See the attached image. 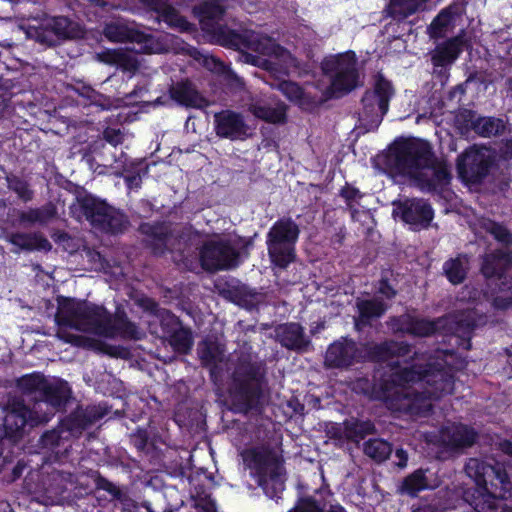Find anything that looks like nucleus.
I'll list each match as a JSON object with an SVG mask.
<instances>
[{"label":"nucleus","mask_w":512,"mask_h":512,"mask_svg":"<svg viewBox=\"0 0 512 512\" xmlns=\"http://www.w3.org/2000/svg\"><path fill=\"white\" fill-rule=\"evenodd\" d=\"M375 348L378 352L373 357L385 361L389 368L387 378L372 388L367 380H360L354 389L361 387L364 394L384 401L390 410L425 414L433 400L453 392L454 375L450 368L444 367L451 355L445 354L443 363L430 362L429 369L421 370L427 358L416 353L412 357L411 348L404 343L384 342Z\"/></svg>","instance_id":"f257e3e1"},{"label":"nucleus","mask_w":512,"mask_h":512,"mask_svg":"<svg viewBox=\"0 0 512 512\" xmlns=\"http://www.w3.org/2000/svg\"><path fill=\"white\" fill-rule=\"evenodd\" d=\"M55 320L59 326L58 337L75 345L80 344V338L67 333L66 328L92 332L108 338L121 336L140 339L142 336L136 325L129 322L123 315L117 314L113 318L102 306L73 299L59 302Z\"/></svg>","instance_id":"f03ea898"},{"label":"nucleus","mask_w":512,"mask_h":512,"mask_svg":"<svg viewBox=\"0 0 512 512\" xmlns=\"http://www.w3.org/2000/svg\"><path fill=\"white\" fill-rule=\"evenodd\" d=\"M389 168L413 179L422 190L434 191L448 184L447 165L436 160L428 142L409 140L395 143L387 155Z\"/></svg>","instance_id":"7ed1b4c3"},{"label":"nucleus","mask_w":512,"mask_h":512,"mask_svg":"<svg viewBox=\"0 0 512 512\" xmlns=\"http://www.w3.org/2000/svg\"><path fill=\"white\" fill-rule=\"evenodd\" d=\"M223 45L241 50L249 49L256 52L242 54L241 61L260 67L278 80L297 69L296 59L284 48L277 45L270 37L254 31L236 33L229 31L221 40Z\"/></svg>","instance_id":"20e7f679"},{"label":"nucleus","mask_w":512,"mask_h":512,"mask_svg":"<svg viewBox=\"0 0 512 512\" xmlns=\"http://www.w3.org/2000/svg\"><path fill=\"white\" fill-rule=\"evenodd\" d=\"M466 474L475 483V492L470 489L463 497L475 512H512L504 506L501 499L510 493L511 484L506 470L476 458L470 459L465 466Z\"/></svg>","instance_id":"39448f33"},{"label":"nucleus","mask_w":512,"mask_h":512,"mask_svg":"<svg viewBox=\"0 0 512 512\" xmlns=\"http://www.w3.org/2000/svg\"><path fill=\"white\" fill-rule=\"evenodd\" d=\"M245 469L249 470L269 498H277L284 490L283 466L268 448L254 447L241 453Z\"/></svg>","instance_id":"423d86ee"},{"label":"nucleus","mask_w":512,"mask_h":512,"mask_svg":"<svg viewBox=\"0 0 512 512\" xmlns=\"http://www.w3.org/2000/svg\"><path fill=\"white\" fill-rule=\"evenodd\" d=\"M17 387L22 393L34 397L36 402L32 409L50 416L54 415L69 397V387L66 382L50 381L39 373L22 376L17 381Z\"/></svg>","instance_id":"0eeeda50"},{"label":"nucleus","mask_w":512,"mask_h":512,"mask_svg":"<svg viewBox=\"0 0 512 512\" xmlns=\"http://www.w3.org/2000/svg\"><path fill=\"white\" fill-rule=\"evenodd\" d=\"M322 70L329 80L324 93L328 97L342 96L359 85V72L354 52H346L326 58Z\"/></svg>","instance_id":"6e6552de"},{"label":"nucleus","mask_w":512,"mask_h":512,"mask_svg":"<svg viewBox=\"0 0 512 512\" xmlns=\"http://www.w3.org/2000/svg\"><path fill=\"white\" fill-rule=\"evenodd\" d=\"M105 36L113 42H130L127 49L136 53H162L169 49V36L155 37L145 34L123 20H115L107 24Z\"/></svg>","instance_id":"1a4fd4ad"},{"label":"nucleus","mask_w":512,"mask_h":512,"mask_svg":"<svg viewBox=\"0 0 512 512\" xmlns=\"http://www.w3.org/2000/svg\"><path fill=\"white\" fill-rule=\"evenodd\" d=\"M298 225L289 218L276 221L267 234V249L272 263L287 267L295 257V244L299 237Z\"/></svg>","instance_id":"9d476101"},{"label":"nucleus","mask_w":512,"mask_h":512,"mask_svg":"<svg viewBox=\"0 0 512 512\" xmlns=\"http://www.w3.org/2000/svg\"><path fill=\"white\" fill-rule=\"evenodd\" d=\"M392 95L391 83L381 75L377 76L374 90L366 92L362 98V110L359 113V121L367 131L379 126L388 111Z\"/></svg>","instance_id":"9b49d317"},{"label":"nucleus","mask_w":512,"mask_h":512,"mask_svg":"<svg viewBox=\"0 0 512 512\" xmlns=\"http://www.w3.org/2000/svg\"><path fill=\"white\" fill-rule=\"evenodd\" d=\"M238 240L234 237L208 240L200 251V262L205 270L217 271L238 264Z\"/></svg>","instance_id":"f8f14e48"},{"label":"nucleus","mask_w":512,"mask_h":512,"mask_svg":"<svg viewBox=\"0 0 512 512\" xmlns=\"http://www.w3.org/2000/svg\"><path fill=\"white\" fill-rule=\"evenodd\" d=\"M79 203L87 220L100 230L118 233L127 225V219L123 213L99 199L86 196L80 199Z\"/></svg>","instance_id":"ddd939ff"},{"label":"nucleus","mask_w":512,"mask_h":512,"mask_svg":"<svg viewBox=\"0 0 512 512\" xmlns=\"http://www.w3.org/2000/svg\"><path fill=\"white\" fill-rule=\"evenodd\" d=\"M261 377L260 366H240L234 373L233 387L230 390L233 401L243 408H250L260 395Z\"/></svg>","instance_id":"4468645a"},{"label":"nucleus","mask_w":512,"mask_h":512,"mask_svg":"<svg viewBox=\"0 0 512 512\" xmlns=\"http://www.w3.org/2000/svg\"><path fill=\"white\" fill-rule=\"evenodd\" d=\"M380 345L381 344L366 345L364 347L363 354V352L357 348L354 341L347 338H341L328 347L325 355V364L332 368H343L348 367L365 357L377 362L385 363V361L377 360L373 357V354L378 352L375 346Z\"/></svg>","instance_id":"2eb2a0df"},{"label":"nucleus","mask_w":512,"mask_h":512,"mask_svg":"<svg viewBox=\"0 0 512 512\" xmlns=\"http://www.w3.org/2000/svg\"><path fill=\"white\" fill-rule=\"evenodd\" d=\"M491 162V154L487 148L471 147L458 157L457 171L463 181L476 183L486 175Z\"/></svg>","instance_id":"dca6fc26"},{"label":"nucleus","mask_w":512,"mask_h":512,"mask_svg":"<svg viewBox=\"0 0 512 512\" xmlns=\"http://www.w3.org/2000/svg\"><path fill=\"white\" fill-rule=\"evenodd\" d=\"M393 205L394 218H400L412 230L427 228L434 216L431 206L423 199H406Z\"/></svg>","instance_id":"f3484780"},{"label":"nucleus","mask_w":512,"mask_h":512,"mask_svg":"<svg viewBox=\"0 0 512 512\" xmlns=\"http://www.w3.org/2000/svg\"><path fill=\"white\" fill-rule=\"evenodd\" d=\"M477 289L465 287L461 292L460 300L467 301L473 305L468 306L466 310L455 319L456 327H449L448 331H455L461 335H467L470 331L479 325L486 323V316L482 314V298H485Z\"/></svg>","instance_id":"a211bd4d"},{"label":"nucleus","mask_w":512,"mask_h":512,"mask_svg":"<svg viewBox=\"0 0 512 512\" xmlns=\"http://www.w3.org/2000/svg\"><path fill=\"white\" fill-rule=\"evenodd\" d=\"M50 414H44L35 409H29L22 403H14L4 417V428L10 436L16 435L26 424L31 426L47 422Z\"/></svg>","instance_id":"6ab92c4d"},{"label":"nucleus","mask_w":512,"mask_h":512,"mask_svg":"<svg viewBox=\"0 0 512 512\" xmlns=\"http://www.w3.org/2000/svg\"><path fill=\"white\" fill-rule=\"evenodd\" d=\"M476 434L473 429L462 424H449L441 429L438 435L426 436L428 443L438 444L447 449L470 446L474 443Z\"/></svg>","instance_id":"aec40b11"},{"label":"nucleus","mask_w":512,"mask_h":512,"mask_svg":"<svg viewBox=\"0 0 512 512\" xmlns=\"http://www.w3.org/2000/svg\"><path fill=\"white\" fill-rule=\"evenodd\" d=\"M215 129L217 135L232 140L245 139L249 129L242 116L233 111H222L215 114Z\"/></svg>","instance_id":"412c9836"},{"label":"nucleus","mask_w":512,"mask_h":512,"mask_svg":"<svg viewBox=\"0 0 512 512\" xmlns=\"http://www.w3.org/2000/svg\"><path fill=\"white\" fill-rule=\"evenodd\" d=\"M448 318H441L437 321H428L410 314H406L395 320L394 327L401 332L409 333L415 336H429L439 329L446 328Z\"/></svg>","instance_id":"4be33fe9"},{"label":"nucleus","mask_w":512,"mask_h":512,"mask_svg":"<svg viewBox=\"0 0 512 512\" xmlns=\"http://www.w3.org/2000/svg\"><path fill=\"white\" fill-rule=\"evenodd\" d=\"M44 33L38 34L37 39L41 42L51 43L54 34L63 38H78L83 36V31L77 23L70 21L66 17H53L46 19L43 23Z\"/></svg>","instance_id":"5701e85b"},{"label":"nucleus","mask_w":512,"mask_h":512,"mask_svg":"<svg viewBox=\"0 0 512 512\" xmlns=\"http://www.w3.org/2000/svg\"><path fill=\"white\" fill-rule=\"evenodd\" d=\"M198 355L201 362L209 367L211 377L217 381L223 367L227 365L222 345L217 341L206 339L199 344Z\"/></svg>","instance_id":"b1692460"},{"label":"nucleus","mask_w":512,"mask_h":512,"mask_svg":"<svg viewBox=\"0 0 512 512\" xmlns=\"http://www.w3.org/2000/svg\"><path fill=\"white\" fill-rule=\"evenodd\" d=\"M248 109L255 117L270 123H283L286 119L285 104L270 98L252 99Z\"/></svg>","instance_id":"393cba45"},{"label":"nucleus","mask_w":512,"mask_h":512,"mask_svg":"<svg viewBox=\"0 0 512 512\" xmlns=\"http://www.w3.org/2000/svg\"><path fill=\"white\" fill-rule=\"evenodd\" d=\"M276 337L279 342L294 350H304L309 345L308 338L303 334L302 327L297 323H288L276 329Z\"/></svg>","instance_id":"a878e982"},{"label":"nucleus","mask_w":512,"mask_h":512,"mask_svg":"<svg viewBox=\"0 0 512 512\" xmlns=\"http://www.w3.org/2000/svg\"><path fill=\"white\" fill-rule=\"evenodd\" d=\"M427 472V470L418 469L408 475L399 487V492L415 497L423 490L436 488L439 485L438 480H431L426 475Z\"/></svg>","instance_id":"bb28decb"},{"label":"nucleus","mask_w":512,"mask_h":512,"mask_svg":"<svg viewBox=\"0 0 512 512\" xmlns=\"http://www.w3.org/2000/svg\"><path fill=\"white\" fill-rule=\"evenodd\" d=\"M170 95L177 103L186 107L203 108L208 102L203 98L189 82L177 83L170 89Z\"/></svg>","instance_id":"cd10ccee"},{"label":"nucleus","mask_w":512,"mask_h":512,"mask_svg":"<svg viewBox=\"0 0 512 512\" xmlns=\"http://www.w3.org/2000/svg\"><path fill=\"white\" fill-rule=\"evenodd\" d=\"M463 47L464 40L460 36L438 45L432 56L434 65L444 66L451 64L456 60Z\"/></svg>","instance_id":"c85d7f7f"},{"label":"nucleus","mask_w":512,"mask_h":512,"mask_svg":"<svg viewBox=\"0 0 512 512\" xmlns=\"http://www.w3.org/2000/svg\"><path fill=\"white\" fill-rule=\"evenodd\" d=\"M512 257L506 251L489 254L484 258L482 273L486 278H502L504 271L511 264Z\"/></svg>","instance_id":"c756f323"},{"label":"nucleus","mask_w":512,"mask_h":512,"mask_svg":"<svg viewBox=\"0 0 512 512\" xmlns=\"http://www.w3.org/2000/svg\"><path fill=\"white\" fill-rule=\"evenodd\" d=\"M198 60L211 72L223 76L229 84L235 86L243 85L241 78L215 56L200 53Z\"/></svg>","instance_id":"7c9ffc66"},{"label":"nucleus","mask_w":512,"mask_h":512,"mask_svg":"<svg viewBox=\"0 0 512 512\" xmlns=\"http://www.w3.org/2000/svg\"><path fill=\"white\" fill-rule=\"evenodd\" d=\"M359 319L355 326L359 330L361 324H366L370 319L380 317L386 310V305L378 297L369 300H359L357 302Z\"/></svg>","instance_id":"2f4dec72"},{"label":"nucleus","mask_w":512,"mask_h":512,"mask_svg":"<svg viewBox=\"0 0 512 512\" xmlns=\"http://www.w3.org/2000/svg\"><path fill=\"white\" fill-rule=\"evenodd\" d=\"M456 12L452 7L443 9L433 20L429 27V32L433 38H441L452 31Z\"/></svg>","instance_id":"473e14b6"},{"label":"nucleus","mask_w":512,"mask_h":512,"mask_svg":"<svg viewBox=\"0 0 512 512\" xmlns=\"http://www.w3.org/2000/svg\"><path fill=\"white\" fill-rule=\"evenodd\" d=\"M80 94L81 96L87 98L91 104L99 105L103 109H111L118 108L121 106L132 105L135 102L134 97L136 95V92L134 91L133 93L126 95V97L123 99H117L115 103H111L108 98L97 93L90 87H83L82 92Z\"/></svg>","instance_id":"72a5a7b5"},{"label":"nucleus","mask_w":512,"mask_h":512,"mask_svg":"<svg viewBox=\"0 0 512 512\" xmlns=\"http://www.w3.org/2000/svg\"><path fill=\"white\" fill-rule=\"evenodd\" d=\"M9 241L19 248L29 250H49L50 242L38 234L16 233L9 237Z\"/></svg>","instance_id":"f704fd0d"},{"label":"nucleus","mask_w":512,"mask_h":512,"mask_svg":"<svg viewBox=\"0 0 512 512\" xmlns=\"http://www.w3.org/2000/svg\"><path fill=\"white\" fill-rule=\"evenodd\" d=\"M102 61L121 67L125 71L133 72L138 67L137 59L121 50H109L102 55Z\"/></svg>","instance_id":"c9c22d12"},{"label":"nucleus","mask_w":512,"mask_h":512,"mask_svg":"<svg viewBox=\"0 0 512 512\" xmlns=\"http://www.w3.org/2000/svg\"><path fill=\"white\" fill-rule=\"evenodd\" d=\"M443 269L451 283H461L468 270V258L466 256H459L455 259H451L445 262Z\"/></svg>","instance_id":"e433bc0d"},{"label":"nucleus","mask_w":512,"mask_h":512,"mask_svg":"<svg viewBox=\"0 0 512 512\" xmlns=\"http://www.w3.org/2000/svg\"><path fill=\"white\" fill-rule=\"evenodd\" d=\"M343 425L345 437L353 441H358L374 432V425L370 421L351 419L345 421Z\"/></svg>","instance_id":"4c0bfd02"},{"label":"nucleus","mask_w":512,"mask_h":512,"mask_svg":"<svg viewBox=\"0 0 512 512\" xmlns=\"http://www.w3.org/2000/svg\"><path fill=\"white\" fill-rule=\"evenodd\" d=\"M427 0H391L388 12L395 18H405L416 12Z\"/></svg>","instance_id":"58836bf2"},{"label":"nucleus","mask_w":512,"mask_h":512,"mask_svg":"<svg viewBox=\"0 0 512 512\" xmlns=\"http://www.w3.org/2000/svg\"><path fill=\"white\" fill-rule=\"evenodd\" d=\"M391 451V445L382 439H370L364 445L365 454L378 462L386 460Z\"/></svg>","instance_id":"ea45409f"},{"label":"nucleus","mask_w":512,"mask_h":512,"mask_svg":"<svg viewBox=\"0 0 512 512\" xmlns=\"http://www.w3.org/2000/svg\"><path fill=\"white\" fill-rule=\"evenodd\" d=\"M473 126L475 131L484 137L497 135L505 128V125L501 119L493 117L478 118L473 123Z\"/></svg>","instance_id":"a19ab883"},{"label":"nucleus","mask_w":512,"mask_h":512,"mask_svg":"<svg viewBox=\"0 0 512 512\" xmlns=\"http://www.w3.org/2000/svg\"><path fill=\"white\" fill-rule=\"evenodd\" d=\"M195 512H216V506L210 493L202 487L195 486L192 492Z\"/></svg>","instance_id":"79ce46f5"},{"label":"nucleus","mask_w":512,"mask_h":512,"mask_svg":"<svg viewBox=\"0 0 512 512\" xmlns=\"http://www.w3.org/2000/svg\"><path fill=\"white\" fill-rule=\"evenodd\" d=\"M98 487L109 492L112 496L120 500L122 509L126 512H140L141 507L138 506L132 499L128 497H122L120 490L113 483L100 479L98 481Z\"/></svg>","instance_id":"37998d69"},{"label":"nucleus","mask_w":512,"mask_h":512,"mask_svg":"<svg viewBox=\"0 0 512 512\" xmlns=\"http://www.w3.org/2000/svg\"><path fill=\"white\" fill-rule=\"evenodd\" d=\"M56 215V208L53 204H48L40 209L30 210L23 213L21 219L31 223H46Z\"/></svg>","instance_id":"c03bdc74"},{"label":"nucleus","mask_w":512,"mask_h":512,"mask_svg":"<svg viewBox=\"0 0 512 512\" xmlns=\"http://www.w3.org/2000/svg\"><path fill=\"white\" fill-rule=\"evenodd\" d=\"M192 343L190 331L183 328L174 330L170 336L171 346L179 353H187L191 349Z\"/></svg>","instance_id":"a18cd8bd"},{"label":"nucleus","mask_w":512,"mask_h":512,"mask_svg":"<svg viewBox=\"0 0 512 512\" xmlns=\"http://www.w3.org/2000/svg\"><path fill=\"white\" fill-rule=\"evenodd\" d=\"M276 85L282 94L290 101L296 102L300 105L303 104L304 91L298 84L291 81L282 80L279 81Z\"/></svg>","instance_id":"49530a36"},{"label":"nucleus","mask_w":512,"mask_h":512,"mask_svg":"<svg viewBox=\"0 0 512 512\" xmlns=\"http://www.w3.org/2000/svg\"><path fill=\"white\" fill-rule=\"evenodd\" d=\"M480 224H481V227L485 231H487L488 233L493 235L494 238L496 240H498L499 242H502L504 244H508L511 242V240H512L511 234L505 227H503L489 219H482L480 221Z\"/></svg>","instance_id":"de8ad7c7"},{"label":"nucleus","mask_w":512,"mask_h":512,"mask_svg":"<svg viewBox=\"0 0 512 512\" xmlns=\"http://www.w3.org/2000/svg\"><path fill=\"white\" fill-rule=\"evenodd\" d=\"M155 240L159 243L155 244V249L158 253L163 252V249H169L172 245V241L175 239L173 234L164 233L161 231H156Z\"/></svg>","instance_id":"09e8293b"},{"label":"nucleus","mask_w":512,"mask_h":512,"mask_svg":"<svg viewBox=\"0 0 512 512\" xmlns=\"http://www.w3.org/2000/svg\"><path fill=\"white\" fill-rule=\"evenodd\" d=\"M61 432L59 431H50L43 435L42 444L44 447H47L51 450L56 449L60 445Z\"/></svg>","instance_id":"8fccbe9b"},{"label":"nucleus","mask_w":512,"mask_h":512,"mask_svg":"<svg viewBox=\"0 0 512 512\" xmlns=\"http://www.w3.org/2000/svg\"><path fill=\"white\" fill-rule=\"evenodd\" d=\"M288 512H323L311 499H301L298 504Z\"/></svg>","instance_id":"3c124183"},{"label":"nucleus","mask_w":512,"mask_h":512,"mask_svg":"<svg viewBox=\"0 0 512 512\" xmlns=\"http://www.w3.org/2000/svg\"><path fill=\"white\" fill-rule=\"evenodd\" d=\"M496 310H506L512 307V297L497 296L492 303Z\"/></svg>","instance_id":"603ef678"},{"label":"nucleus","mask_w":512,"mask_h":512,"mask_svg":"<svg viewBox=\"0 0 512 512\" xmlns=\"http://www.w3.org/2000/svg\"><path fill=\"white\" fill-rule=\"evenodd\" d=\"M104 137L113 146H117L118 144L122 143L123 136L120 133V131L114 130V129H107L104 132Z\"/></svg>","instance_id":"864d4df0"},{"label":"nucleus","mask_w":512,"mask_h":512,"mask_svg":"<svg viewBox=\"0 0 512 512\" xmlns=\"http://www.w3.org/2000/svg\"><path fill=\"white\" fill-rule=\"evenodd\" d=\"M126 185L129 190L138 189L141 185V174L138 169L134 174L125 176Z\"/></svg>","instance_id":"5fc2aeb1"},{"label":"nucleus","mask_w":512,"mask_h":512,"mask_svg":"<svg viewBox=\"0 0 512 512\" xmlns=\"http://www.w3.org/2000/svg\"><path fill=\"white\" fill-rule=\"evenodd\" d=\"M13 189L16 191V193L19 195V197H21L25 201L30 200L32 197L31 191L28 189L27 185L23 182H16L13 185Z\"/></svg>","instance_id":"6e6d98bb"},{"label":"nucleus","mask_w":512,"mask_h":512,"mask_svg":"<svg viewBox=\"0 0 512 512\" xmlns=\"http://www.w3.org/2000/svg\"><path fill=\"white\" fill-rule=\"evenodd\" d=\"M451 505H452V503H446V504H440V505H434V506L424 505L422 507H419V508L413 510V512H443L446 509H448Z\"/></svg>","instance_id":"4d7b16f0"},{"label":"nucleus","mask_w":512,"mask_h":512,"mask_svg":"<svg viewBox=\"0 0 512 512\" xmlns=\"http://www.w3.org/2000/svg\"><path fill=\"white\" fill-rule=\"evenodd\" d=\"M395 457L398 459L396 465L399 468H405L407 466L408 455L407 452L403 449H397L395 452Z\"/></svg>","instance_id":"13d9d810"},{"label":"nucleus","mask_w":512,"mask_h":512,"mask_svg":"<svg viewBox=\"0 0 512 512\" xmlns=\"http://www.w3.org/2000/svg\"><path fill=\"white\" fill-rule=\"evenodd\" d=\"M378 291L382 296H384L386 298H391L395 294L392 287L386 281L380 282Z\"/></svg>","instance_id":"bf43d9fd"},{"label":"nucleus","mask_w":512,"mask_h":512,"mask_svg":"<svg viewBox=\"0 0 512 512\" xmlns=\"http://www.w3.org/2000/svg\"><path fill=\"white\" fill-rule=\"evenodd\" d=\"M342 195L348 200H353L357 197L358 191L348 188L342 191Z\"/></svg>","instance_id":"052dcab7"},{"label":"nucleus","mask_w":512,"mask_h":512,"mask_svg":"<svg viewBox=\"0 0 512 512\" xmlns=\"http://www.w3.org/2000/svg\"><path fill=\"white\" fill-rule=\"evenodd\" d=\"M500 448L505 454L512 457V442L504 441L500 443Z\"/></svg>","instance_id":"680f3d73"},{"label":"nucleus","mask_w":512,"mask_h":512,"mask_svg":"<svg viewBox=\"0 0 512 512\" xmlns=\"http://www.w3.org/2000/svg\"><path fill=\"white\" fill-rule=\"evenodd\" d=\"M503 154L505 155V157L512 158V139L506 142L505 147L503 149Z\"/></svg>","instance_id":"e2e57ef3"},{"label":"nucleus","mask_w":512,"mask_h":512,"mask_svg":"<svg viewBox=\"0 0 512 512\" xmlns=\"http://www.w3.org/2000/svg\"><path fill=\"white\" fill-rule=\"evenodd\" d=\"M166 318L171 324L177 325V320L173 315L166 313Z\"/></svg>","instance_id":"0e129e2a"},{"label":"nucleus","mask_w":512,"mask_h":512,"mask_svg":"<svg viewBox=\"0 0 512 512\" xmlns=\"http://www.w3.org/2000/svg\"><path fill=\"white\" fill-rule=\"evenodd\" d=\"M175 17H176V15L171 14V15L169 16V21H170L171 23H173V24H178V25H181V26H182V24H181V22H182V21H181L180 19H176V20H175V22H174V18H175Z\"/></svg>","instance_id":"69168bd1"},{"label":"nucleus","mask_w":512,"mask_h":512,"mask_svg":"<svg viewBox=\"0 0 512 512\" xmlns=\"http://www.w3.org/2000/svg\"><path fill=\"white\" fill-rule=\"evenodd\" d=\"M89 1L94 3L96 6H104V5H106L104 0H89Z\"/></svg>","instance_id":"338daca9"}]
</instances>
